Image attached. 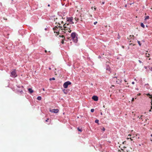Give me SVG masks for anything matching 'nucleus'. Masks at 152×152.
I'll use <instances>...</instances> for the list:
<instances>
[{
	"instance_id": "obj_1",
	"label": "nucleus",
	"mask_w": 152,
	"mask_h": 152,
	"mask_svg": "<svg viewBox=\"0 0 152 152\" xmlns=\"http://www.w3.org/2000/svg\"><path fill=\"white\" fill-rule=\"evenodd\" d=\"M60 28L61 30H62L63 29V28L60 26H59L58 27L56 26L53 28V29L54 31V33H56L58 35L59 34V31Z\"/></svg>"
},
{
	"instance_id": "obj_2",
	"label": "nucleus",
	"mask_w": 152,
	"mask_h": 152,
	"mask_svg": "<svg viewBox=\"0 0 152 152\" xmlns=\"http://www.w3.org/2000/svg\"><path fill=\"white\" fill-rule=\"evenodd\" d=\"M76 33L75 32H73L71 34V37L72 39L75 43H77V37L76 35Z\"/></svg>"
},
{
	"instance_id": "obj_3",
	"label": "nucleus",
	"mask_w": 152,
	"mask_h": 152,
	"mask_svg": "<svg viewBox=\"0 0 152 152\" xmlns=\"http://www.w3.org/2000/svg\"><path fill=\"white\" fill-rule=\"evenodd\" d=\"M71 83L69 81L66 82L63 85V87L65 88H67L68 86L71 85Z\"/></svg>"
},
{
	"instance_id": "obj_4",
	"label": "nucleus",
	"mask_w": 152,
	"mask_h": 152,
	"mask_svg": "<svg viewBox=\"0 0 152 152\" xmlns=\"http://www.w3.org/2000/svg\"><path fill=\"white\" fill-rule=\"evenodd\" d=\"M17 75L15 72V70H14L11 72L10 76L12 77H15L17 76Z\"/></svg>"
},
{
	"instance_id": "obj_5",
	"label": "nucleus",
	"mask_w": 152,
	"mask_h": 152,
	"mask_svg": "<svg viewBox=\"0 0 152 152\" xmlns=\"http://www.w3.org/2000/svg\"><path fill=\"white\" fill-rule=\"evenodd\" d=\"M73 19V18L72 17H69L66 18V20L67 22L70 23L71 22V24H73L74 23L72 21Z\"/></svg>"
},
{
	"instance_id": "obj_6",
	"label": "nucleus",
	"mask_w": 152,
	"mask_h": 152,
	"mask_svg": "<svg viewBox=\"0 0 152 152\" xmlns=\"http://www.w3.org/2000/svg\"><path fill=\"white\" fill-rule=\"evenodd\" d=\"M50 111L52 113H57L58 112L59 110L58 109H52L50 110Z\"/></svg>"
},
{
	"instance_id": "obj_7",
	"label": "nucleus",
	"mask_w": 152,
	"mask_h": 152,
	"mask_svg": "<svg viewBox=\"0 0 152 152\" xmlns=\"http://www.w3.org/2000/svg\"><path fill=\"white\" fill-rule=\"evenodd\" d=\"M92 99L95 101H97L98 100V97L96 96H92Z\"/></svg>"
},
{
	"instance_id": "obj_8",
	"label": "nucleus",
	"mask_w": 152,
	"mask_h": 152,
	"mask_svg": "<svg viewBox=\"0 0 152 152\" xmlns=\"http://www.w3.org/2000/svg\"><path fill=\"white\" fill-rule=\"evenodd\" d=\"M28 90L30 94H32L33 92L34 91H33L32 89L31 88H28Z\"/></svg>"
},
{
	"instance_id": "obj_9",
	"label": "nucleus",
	"mask_w": 152,
	"mask_h": 152,
	"mask_svg": "<svg viewBox=\"0 0 152 152\" xmlns=\"http://www.w3.org/2000/svg\"><path fill=\"white\" fill-rule=\"evenodd\" d=\"M68 24H66V23H65L64 24V30H65V29L67 27V26H68Z\"/></svg>"
},
{
	"instance_id": "obj_10",
	"label": "nucleus",
	"mask_w": 152,
	"mask_h": 152,
	"mask_svg": "<svg viewBox=\"0 0 152 152\" xmlns=\"http://www.w3.org/2000/svg\"><path fill=\"white\" fill-rule=\"evenodd\" d=\"M116 82L118 84L121 83L122 82V80L118 79V80L116 81Z\"/></svg>"
},
{
	"instance_id": "obj_11",
	"label": "nucleus",
	"mask_w": 152,
	"mask_h": 152,
	"mask_svg": "<svg viewBox=\"0 0 152 152\" xmlns=\"http://www.w3.org/2000/svg\"><path fill=\"white\" fill-rule=\"evenodd\" d=\"M146 95L149 96V98L150 99L152 98V96L149 94H146Z\"/></svg>"
},
{
	"instance_id": "obj_12",
	"label": "nucleus",
	"mask_w": 152,
	"mask_h": 152,
	"mask_svg": "<svg viewBox=\"0 0 152 152\" xmlns=\"http://www.w3.org/2000/svg\"><path fill=\"white\" fill-rule=\"evenodd\" d=\"M149 17L148 16H147L145 17V18L144 19V20L146 21L147 19H148L149 18Z\"/></svg>"
},
{
	"instance_id": "obj_13",
	"label": "nucleus",
	"mask_w": 152,
	"mask_h": 152,
	"mask_svg": "<svg viewBox=\"0 0 152 152\" xmlns=\"http://www.w3.org/2000/svg\"><path fill=\"white\" fill-rule=\"evenodd\" d=\"M140 25H141V26L143 28H144L145 27V25H144V24H143V23H141Z\"/></svg>"
},
{
	"instance_id": "obj_14",
	"label": "nucleus",
	"mask_w": 152,
	"mask_h": 152,
	"mask_svg": "<svg viewBox=\"0 0 152 152\" xmlns=\"http://www.w3.org/2000/svg\"><path fill=\"white\" fill-rule=\"evenodd\" d=\"M41 99H42V97L41 96H39L37 97V99L39 100H41Z\"/></svg>"
},
{
	"instance_id": "obj_15",
	"label": "nucleus",
	"mask_w": 152,
	"mask_h": 152,
	"mask_svg": "<svg viewBox=\"0 0 152 152\" xmlns=\"http://www.w3.org/2000/svg\"><path fill=\"white\" fill-rule=\"evenodd\" d=\"M55 80V78L54 77L51 78H50L49 80Z\"/></svg>"
},
{
	"instance_id": "obj_16",
	"label": "nucleus",
	"mask_w": 152,
	"mask_h": 152,
	"mask_svg": "<svg viewBox=\"0 0 152 152\" xmlns=\"http://www.w3.org/2000/svg\"><path fill=\"white\" fill-rule=\"evenodd\" d=\"M150 54L149 53H146L145 54V56L147 57H149Z\"/></svg>"
},
{
	"instance_id": "obj_17",
	"label": "nucleus",
	"mask_w": 152,
	"mask_h": 152,
	"mask_svg": "<svg viewBox=\"0 0 152 152\" xmlns=\"http://www.w3.org/2000/svg\"><path fill=\"white\" fill-rule=\"evenodd\" d=\"M78 130L79 131L81 132L82 131V129H80L79 128H77Z\"/></svg>"
},
{
	"instance_id": "obj_18",
	"label": "nucleus",
	"mask_w": 152,
	"mask_h": 152,
	"mask_svg": "<svg viewBox=\"0 0 152 152\" xmlns=\"http://www.w3.org/2000/svg\"><path fill=\"white\" fill-rule=\"evenodd\" d=\"M137 43H138L140 46L141 45V44L140 43V41H137Z\"/></svg>"
},
{
	"instance_id": "obj_19",
	"label": "nucleus",
	"mask_w": 152,
	"mask_h": 152,
	"mask_svg": "<svg viewBox=\"0 0 152 152\" xmlns=\"http://www.w3.org/2000/svg\"><path fill=\"white\" fill-rule=\"evenodd\" d=\"M63 91L64 94H67V93L66 91V90L65 89H64V90H63Z\"/></svg>"
},
{
	"instance_id": "obj_20",
	"label": "nucleus",
	"mask_w": 152,
	"mask_h": 152,
	"mask_svg": "<svg viewBox=\"0 0 152 152\" xmlns=\"http://www.w3.org/2000/svg\"><path fill=\"white\" fill-rule=\"evenodd\" d=\"M99 120H98L96 119V120H95V123H98V122H99Z\"/></svg>"
},
{
	"instance_id": "obj_21",
	"label": "nucleus",
	"mask_w": 152,
	"mask_h": 152,
	"mask_svg": "<svg viewBox=\"0 0 152 152\" xmlns=\"http://www.w3.org/2000/svg\"><path fill=\"white\" fill-rule=\"evenodd\" d=\"M94 111V109H92L91 110V112H93Z\"/></svg>"
},
{
	"instance_id": "obj_22",
	"label": "nucleus",
	"mask_w": 152,
	"mask_h": 152,
	"mask_svg": "<svg viewBox=\"0 0 152 152\" xmlns=\"http://www.w3.org/2000/svg\"><path fill=\"white\" fill-rule=\"evenodd\" d=\"M138 61L140 63H142L143 64L142 62L140 60H139Z\"/></svg>"
},
{
	"instance_id": "obj_23",
	"label": "nucleus",
	"mask_w": 152,
	"mask_h": 152,
	"mask_svg": "<svg viewBox=\"0 0 152 152\" xmlns=\"http://www.w3.org/2000/svg\"><path fill=\"white\" fill-rule=\"evenodd\" d=\"M97 23V22L96 21V22H94V25H96V24Z\"/></svg>"
},
{
	"instance_id": "obj_24",
	"label": "nucleus",
	"mask_w": 152,
	"mask_h": 152,
	"mask_svg": "<svg viewBox=\"0 0 152 152\" xmlns=\"http://www.w3.org/2000/svg\"><path fill=\"white\" fill-rule=\"evenodd\" d=\"M102 130L104 131L105 130V128L104 127H103L102 129Z\"/></svg>"
},
{
	"instance_id": "obj_25",
	"label": "nucleus",
	"mask_w": 152,
	"mask_h": 152,
	"mask_svg": "<svg viewBox=\"0 0 152 152\" xmlns=\"http://www.w3.org/2000/svg\"><path fill=\"white\" fill-rule=\"evenodd\" d=\"M142 116H143V115H141V116H140V118H140V119H142Z\"/></svg>"
},
{
	"instance_id": "obj_26",
	"label": "nucleus",
	"mask_w": 152,
	"mask_h": 152,
	"mask_svg": "<svg viewBox=\"0 0 152 152\" xmlns=\"http://www.w3.org/2000/svg\"><path fill=\"white\" fill-rule=\"evenodd\" d=\"M132 102L134 101V98H133L132 99Z\"/></svg>"
},
{
	"instance_id": "obj_27",
	"label": "nucleus",
	"mask_w": 152,
	"mask_h": 152,
	"mask_svg": "<svg viewBox=\"0 0 152 152\" xmlns=\"http://www.w3.org/2000/svg\"><path fill=\"white\" fill-rule=\"evenodd\" d=\"M48 120H49L48 118L47 120H45V121L46 122H48Z\"/></svg>"
},
{
	"instance_id": "obj_28",
	"label": "nucleus",
	"mask_w": 152,
	"mask_h": 152,
	"mask_svg": "<svg viewBox=\"0 0 152 152\" xmlns=\"http://www.w3.org/2000/svg\"><path fill=\"white\" fill-rule=\"evenodd\" d=\"M152 109V107H151V109L149 110V111L150 112H151V109Z\"/></svg>"
},
{
	"instance_id": "obj_29",
	"label": "nucleus",
	"mask_w": 152,
	"mask_h": 152,
	"mask_svg": "<svg viewBox=\"0 0 152 152\" xmlns=\"http://www.w3.org/2000/svg\"><path fill=\"white\" fill-rule=\"evenodd\" d=\"M134 82H132V84H134Z\"/></svg>"
},
{
	"instance_id": "obj_30",
	"label": "nucleus",
	"mask_w": 152,
	"mask_h": 152,
	"mask_svg": "<svg viewBox=\"0 0 152 152\" xmlns=\"http://www.w3.org/2000/svg\"><path fill=\"white\" fill-rule=\"evenodd\" d=\"M132 137L133 138V137H131L130 138V139H131V140H132Z\"/></svg>"
},
{
	"instance_id": "obj_31",
	"label": "nucleus",
	"mask_w": 152,
	"mask_h": 152,
	"mask_svg": "<svg viewBox=\"0 0 152 152\" xmlns=\"http://www.w3.org/2000/svg\"><path fill=\"white\" fill-rule=\"evenodd\" d=\"M113 78H117V77H113Z\"/></svg>"
},
{
	"instance_id": "obj_32",
	"label": "nucleus",
	"mask_w": 152,
	"mask_h": 152,
	"mask_svg": "<svg viewBox=\"0 0 152 152\" xmlns=\"http://www.w3.org/2000/svg\"><path fill=\"white\" fill-rule=\"evenodd\" d=\"M104 2H102V4H104Z\"/></svg>"
},
{
	"instance_id": "obj_33",
	"label": "nucleus",
	"mask_w": 152,
	"mask_h": 152,
	"mask_svg": "<svg viewBox=\"0 0 152 152\" xmlns=\"http://www.w3.org/2000/svg\"><path fill=\"white\" fill-rule=\"evenodd\" d=\"M49 70H51V68L50 67H49Z\"/></svg>"
},
{
	"instance_id": "obj_34",
	"label": "nucleus",
	"mask_w": 152,
	"mask_h": 152,
	"mask_svg": "<svg viewBox=\"0 0 152 152\" xmlns=\"http://www.w3.org/2000/svg\"><path fill=\"white\" fill-rule=\"evenodd\" d=\"M71 30H70L69 31H68L69 32H70V33L71 32Z\"/></svg>"
},
{
	"instance_id": "obj_35",
	"label": "nucleus",
	"mask_w": 152,
	"mask_h": 152,
	"mask_svg": "<svg viewBox=\"0 0 152 152\" xmlns=\"http://www.w3.org/2000/svg\"><path fill=\"white\" fill-rule=\"evenodd\" d=\"M61 37H62V38H64V36L62 35V36H61Z\"/></svg>"
},
{
	"instance_id": "obj_36",
	"label": "nucleus",
	"mask_w": 152,
	"mask_h": 152,
	"mask_svg": "<svg viewBox=\"0 0 152 152\" xmlns=\"http://www.w3.org/2000/svg\"><path fill=\"white\" fill-rule=\"evenodd\" d=\"M131 136V135L129 134V135H128V136L129 137H130V136Z\"/></svg>"
},
{
	"instance_id": "obj_37",
	"label": "nucleus",
	"mask_w": 152,
	"mask_h": 152,
	"mask_svg": "<svg viewBox=\"0 0 152 152\" xmlns=\"http://www.w3.org/2000/svg\"><path fill=\"white\" fill-rule=\"evenodd\" d=\"M127 5H125V7H127Z\"/></svg>"
},
{
	"instance_id": "obj_38",
	"label": "nucleus",
	"mask_w": 152,
	"mask_h": 152,
	"mask_svg": "<svg viewBox=\"0 0 152 152\" xmlns=\"http://www.w3.org/2000/svg\"><path fill=\"white\" fill-rule=\"evenodd\" d=\"M140 95V94H137V95H138V96H139V95Z\"/></svg>"
},
{
	"instance_id": "obj_39",
	"label": "nucleus",
	"mask_w": 152,
	"mask_h": 152,
	"mask_svg": "<svg viewBox=\"0 0 152 152\" xmlns=\"http://www.w3.org/2000/svg\"><path fill=\"white\" fill-rule=\"evenodd\" d=\"M45 52H46H46H47V51L46 50H45Z\"/></svg>"
},
{
	"instance_id": "obj_40",
	"label": "nucleus",
	"mask_w": 152,
	"mask_h": 152,
	"mask_svg": "<svg viewBox=\"0 0 152 152\" xmlns=\"http://www.w3.org/2000/svg\"><path fill=\"white\" fill-rule=\"evenodd\" d=\"M50 6V5L49 4L48 5V6L49 7Z\"/></svg>"
},
{
	"instance_id": "obj_41",
	"label": "nucleus",
	"mask_w": 152,
	"mask_h": 152,
	"mask_svg": "<svg viewBox=\"0 0 152 152\" xmlns=\"http://www.w3.org/2000/svg\"><path fill=\"white\" fill-rule=\"evenodd\" d=\"M124 81H125V82H126V80H125H125H124Z\"/></svg>"
},
{
	"instance_id": "obj_42",
	"label": "nucleus",
	"mask_w": 152,
	"mask_h": 152,
	"mask_svg": "<svg viewBox=\"0 0 152 152\" xmlns=\"http://www.w3.org/2000/svg\"><path fill=\"white\" fill-rule=\"evenodd\" d=\"M43 91H45V89L43 88Z\"/></svg>"
},
{
	"instance_id": "obj_43",
	"label": "nucleus",
	"mask_w": 152,
	"mask_h": 152,
	"mask_svg": "<svg viewBox=\"0 0 152 152\" xmlns=\"http://www.w3.org/2000/svg\"><path fill=\"white\" fill-rule=\"evenodd\" d=\"M94 9L95 10H96V8H94Z\"/></svg>"
},
{
	"instance_id": "obj_44",
	"label": "nucleus",
	"mask_w": 152,
	"mask_h": 152,
	"mask_svg": "<svg viewBox=\"0 0 152 152\" xmlns=\"http://www.w3.org/2000/svg\"><path fill=\"white\" fill-rule=\"evenodd\" d=\"M45 30H47V28H45Z\"/></svg>"
},
{
	"instance_id": "obj_45",
	"label": "nucleus",
	"mask_w": 152,
	"mask_h": 152,
	"mask_svg": "<svg viewBox=\"0 0 152 152\" xmlns=\"http://www.w3.org/2000/svg\"><path fill=\"white\" fill-rule=\"evenodd\" d=\"M151 137H152V134H151Z\"/></svg>"
},
{
	"instance_id": "obj_46",
	"label": "nucleus",
	"mask_w": 152,
	"mask_h": 152,
	"mask_svg": "<svg viewBox=\"0 0 152 152\" xmlns=\"http://www.w3.org/2000/svg\"><path fill=\"white\" fill-rule=\"evenodd\" d=\"M63 42H63V41H62V43H63Z\"/></svg>"
},
{
	"instance_id": "obj_47",
	"label": "nucleus",
	"mask_w": 152,
	"mask_h": 152,
	"mask_svg": "<svg viewBox=\"0 0 152 152\" xmlns=\"http://www.w3.org/2000/svg\"><path fill=\"white\" fill-rule=\"evenodd\" d=\"M101 115H102V113H101Z\"/></svg>"
},
{
	"instance_id": "obj_48",
	"label": "nucleus",
	"mask_w": 152,
	"mask_h": 152,
	"mask_svg": "<svg viewBox=\"0 0 152 152\" xmlns=\"http://www.w3.org/2000/svg\"><path fill=\"white\" fill-rule=\"evenodd\" d=\"M152 100H151V102H152Z\"/></svg>"
},
{
	"instance_id": "obj_49",
	"label": "nucleus",
	"mask_w": 152,
	"mask_h": 152,
	"mask_svg": "<svg viewBox=\"0 0 152 152\" xmlns=\"http://www.w3.org/2000/svg\"><path fill=\"white\" fill-rule=\"evenodd\" d=\"M151 105H152V102H151Z\"/></svg>"
},
{
	"instance_id": "obj_50",
	"label": "nucleus",
	"mask_w": 152,
	"mask_h": 152,
	"mask_svg": "<svg viewBox=\"0 0 152 152\" xmlns=\"http://www.w3.org/2000/svg\"><path fill=\"white\" fill-rule=\"evenodd\" d=\"M129 139V138H127V139Z\"/></svg>"
}]
</instances>
